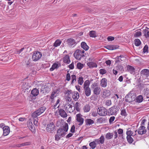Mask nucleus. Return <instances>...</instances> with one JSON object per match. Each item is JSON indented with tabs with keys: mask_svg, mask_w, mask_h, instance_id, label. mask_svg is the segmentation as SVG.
Here are the masks:
<instances>
[{
	"mask_svg": "<svg viewBox=\"0 0 149 149\" xmlns=\"http://www.w3.org/2000/svg\"><path fill=\"white\" fill-rule=\"evenodd\" d=\"M90 82L89 80H86L84 83V89L86 96H89L91 94V91L89 87Z\"/></svg>",
	"mask_w": 149,
	"mask_h": 149,
	"instance_id": "obj_1",
	"label": "nucleus"
},
{
	"mask_svg": "<svg viewBox=\"0 0 149 149\" xmlns=\"http://www.w3.org/2000/svg\"><path fill=\"white\" fill-rule=\"evenodd\" d=\"M85 52L84 50L77 49L74 52L73 55L75 58L77 60H80L82 57L84 56V53Z\"/></svg>",
	"mask_w": 149,
	"mask_h": 149,
	"instance_id": "obj_2",
	"label": "nucleus"
},
{
	"mask_svg": "<svg viewBox=\"0 0 149 149\" xmlns=\"http://www.w3.org/2000/svg\"><path fill=\"white\" fill-rule=\"evenodd\" d=\"M64 107L65 110L68 112L72 113L74 109V107L68 102H65L64 104Z\"/></svg>",
	"mask_w": 149,
	"mask_h": 149,
	"instance_id": "obj_3",
	"label": "nucleus"
},
{
	"mask_svg": "<svg viewBox=\"0 0 149 149\" xmlns=\"http://www.w3.org/2000/svg\"><path fill=\"white\" fill-rule=\"evenodd\" d=\"M68 129V124L65 123L64 125L63 126L62 128H60L58 130V133H61V135L62 136H65V132H67Z\"/></svg>",
	"mask_w": 149,
	"mask_h": 149,
	"instance_id": "obj_4",
	"label": "nucleus"
},
{
	"mask_svg": "<svg viewBox=\"0 0 149 149\" xmlns=\"http://www.w3.org/2000/svg\"><path fill=\"white\" fill-rule=\"evenodd\" d=\"M98 114L102 116H105L107 114V109L103 107H100L97 109Z\"/></svg>",
	"mask_w": 149,
	"mask_h": 149,
	"instance_id": "obj_5",
	"label": "nucleus"
},
{
	"mask_svg": "<svg viewBox=\"0 0 149 149\" xmlns=\"http://www.w3.org/2000/svg\"><path fill=\"white\" fill-rule=\"evenodd\" d=\"M42 54L41 52L38 51L34 52L32 55V59L34 61H36L38 60L42 57Z\"/></svg>",
	"mask_w": 149,
	"mask_h": 149,
	"instance_id": "obj_6",
	"label": "nucleus"
},
{
	"mask_svg": "<svg viewBox=\"0 0 149 149\" xmlns=\"http://www.w3.org/2000/svg\"><path fill=\"white\" fill-rule=\"evenodd\" d=\"M136 96L134 93H130L125 97V101L127 102H131L135 100Z\"/></svg>",
	"mask_w": 149,
	"mask_h": 149,
	"instance_id": "obj_7",
	"label": "nucleus"
},
{
	"mask_svg": "<svg viewBox=\"0 0 149 149\" xmlns=\"http://www.w3.org/2000/svg\"><path fill=\"white\" fill-rule=\"evenodd\" d=\"M82 116L80 113L77 114L76 116V120L79 123L78 125H81L84 123V119L82 117Z\"/></svg>",
	"mask_w": 149,
	"mask_h": 149,
	"instance_id": "obj_8",
	"label": "nucleus"
},
{
	"mask_svg": "<svg viewBox=\"0 0 149 149\" xmlns=\"http://www.w3.org/2000/svg\"><path fill=\"white\" fill-rule=\"evenodd\" d=\"M55 127V126L53 122L49 123L47 125L46 130L48 132H51L53 131Z\"/></svg>",
	"mask_w": 149,
	"mask_h": 149,
	"instance_id": "obj_9",
	"label": "nucleus"
},
{
	"mask_svg": "<svg viewBox=\"0 0 149 149\" xmlns=\"http://www.w3.org/2000/svg\"><path fill=\"white\" fill-rule=\"evenodd\" d=\"M147 132V130L144 126H141L138 129V132L139 134H145Z\"/></svg>",
	"mask_w": 149,
	"mask_h": 149,
	"instance_id": "obj_10",
	"label": "nucleus"
},
{
	"mask_svg": "<svg viewBox=\"0 0 149 149\" xmlns=\"http://www.w3.org/2000/svg\"><path fill=\"white\" fill-rule=\"evenodd\" d=\"M3 135L4 136L8 135L10 132V129L8 126H5L3 127Z\"/></svg>",
	"mask_w": 149,
	"mask_h": 149,
	"instance_id": "obj_11",
	"label": "nucleus"
},
{
	"mask_svg": "<svg viewBox=\"0 0 149 149\" xmlns=\"http://www.w3.org/2000/svg\"><path fill=\"white\" fill-rule=\"evenodd\" d=\"M141 76L146 77H147L149 76V70L147 69H143L141 72Z\"/></svg>",
	"mask_w": 149,
	"mask_h": 149,
	"instance_id": "obj_12",
	"label": "nucleus"
},
{
	"mask_svg": "<svg viewBox=\"0 0 149 149\" xmlns=\"http://www.w3.org/2000/svg\"><path fill=\"white\" fill-rule=\"evenodd\" d=\"M58 113L61 117L63 118H66L67 115L65 111L62 109H59Z\"/></svg>",
	"mask_w": 149,
	"mask_h": 149,
	"instance_id": "obj_13",
	"label": "nucleus"
},
{
	"mask_svg": "<svg viewBox=\"0 0 149 149\" xmlns=\"http://www.w3.org/2000/svg\"><path fill=\"white\" fill-rule=\"evenodd\" d=\"M104 140L105 139L104 136L103 135H102L99 139H96L95 141L98 144H100V143L102 144L104 143Z\"/></svg>",
	"mask_w": 149,
	"mask_h": 149,
	"instance_id": "obj_14",
	"label": "nucleus"
},
{
	"mask_svg": "<svg viewBox=\"0 0 149 149\" xmlns=\"http://www.w3.org/2000/svg\"><path fill=\"white\" fill-rule=\"evenodd\" d=\"M143 33L146 38H149V28L146 27L143 31Z\"/></svg>",
	"mask_w": 149,
	"mask_h": 149,
	"instance_id": "obj_15",
	"label": "nucleus"
},
{
	"mask_svg": "<svg viewBox=\"0 0 149 149\" xmlns=\"http://www.w3.org/2000/svg\"><path fill=\"white\" fill-rule=\"evenodd\" d=\"M72 97L74 100L76 101L79 97V94L77 91H74L72 93Z\"/></svg>",
	"mask_w": 149,
	"mask_h": 149,
	"instance_id": "obj_16",
	"label": "nucleus"
},
{
	"mask_svg": "<svg viewBox=\"0 0 149 149\" xmlns=\"http://www.w3.org/2000/svg\"><path fill=\"white\" fill-rule=\"evenodd\" d=\"M107 80L105 78L102 79L100 81V85L103 87L105 88L107 86Z\"/></svg>",
	"mask_w": 149,
	"mask_h": 149,
	"instance_id": "obj_17",
	"label": "nucleus"
},
{
	"mask_svg": "<svg viewBox=\"0 0 149 149\" xmlns=\"http://www.w3.org/2000/svg\"><path fill=\"white\" fill-rule=\"evenodd\" d=\"M101 89L98 86H97L94 88L93 90V93L96 95H99L100 93Z\"/></svg>",
	"mask_w": 149,
	"mask_h": 149,
	"instance_id": "obj_18",
	"label": "nucleus"
},
{
	"mask_svg": "<svg viewBox=\"0 0 149 149\" xmlns=\"http://www.w3.org/2000/svg\"><path fill=\"white\" fill-rule=\"evenodd\" d=\"M104 47L109 50H113L118 48V47L115 45H108Z\"/></svg>",
	"mask_w": 149,
	"mask_h": 149,
	"instance_id": "obj_19",
	"label": "nucleus"
},
{
	"mask_svg": "<svg viewBox=\"0 0 149 149\" xmlns=\"http://www.w3.org/2000/svg\"><path fill=\"white\" fill-rule=\"evenodd\" d=\"M68 45L70 46H72L75 44V41L74 39L72 38L68 39L67 41Z\"/></svg>",
	"mask_w": 149,
	"mask_h": 149,
	"instance_id": "obj_20",
	"label": "nucleus"
},
{
	"mask_svg": "<svg viewBox=\"0 0 149 149\" xmlns=\"http://www.w3.org/2000/svg\"><path fill=\"white\" fill-rule=\"evenodd\" d=\"M110 95V91L109 90H105L103 92L102 97L105 98L109 97Z\"/></svg>",
	"mask_w": 149,
	"mask_h": 149,
	"instance_id": "obj_21",
	"label": "nucleus"
},
{
	"mask_svg": "<svg viewBox=\"0 0 149 149\" xmlns=\"http://www.w3.org/2000/svg\"><path fill=\"white\" fill-rule=\"evenodd\" d=\"M81 48L85 51L88 50L89 48V47L87 45L86 43L84 42H81Z\"/></svg>",
	"mask_w": 149,
	"mask_h": 149,
	"instance_id": "obj_22",
	"label": "nucleus"
},
{
	"mask_svg": "<svg viewBox=\"0 0 149 149\" xmlns=\"http://www.w3.org/2000/svg\"><path fill=\"white\" fill-rule=\"evenodd\" d=\"M46 109V108L44 107H40L39 109L36 110V111L39 115H41L42 113H43Z\"/></svg>",
	"mask_w": 149,
	"mask_h": 149,
	"instance_id": "obj_23",
	"label": "nucleus"
},
{
	"mask_svg": "<svg viewBox=\"0 0 149 149\" xmlns=\"http://www.w3.org/2000/svg\"><path fill=\"white\" fill-rule=\"evenodd\" d=\"M63 61L64 63H69L70 62L69 56L67 55H65L63 58Z\"/></svg>",
	"mask_w": 149,
	"mask_h": 149,
	"instance_id": "obj_24",
	"label": "nucleus"
},
{
	"mask_svg": "<svg viewBox=\"0 0 149 149\" xmlns=\"http://www.w3.org/2000/svg\"><path fill=\"white\" fill-rule=\"evenodd\" d=\"M116 58L117 60H116L115 62L117 63L118 62L125 60V58L123 55H121L120 56L117 57Z\"/></svg>",
	"mask_w": 149,
	"mask_h": 149,
	"instance_id": "obj_25",
	"label": "nucleus"
},
{
	"mask_svg": "<svg viewBox=\"0 0 149 149\" xmlns=\"http://www.w3.org/2000/svg\"><path fill=\"white\" fill-rule=\"evenodd\" d=\"M31 93L33 96H36L39 94V91L37 89L35 88L32 90Z\"/></svg>",
	"mask_w": 149,
	"mask_h": 149,
	"instance_id": "obj_26",
	"label": "nucleus"
},
{
	"mask_svg": "<svg viewBox=\"0 0 149 149\" xmlns=\"http://www.w3.org/2000/svg\"><path fill=\"white\" fill-rule=\"evenodd\" d=\"M86 124L87 125H91L94 123V121L93 120L89 119H86L85 120Z\"/></svg>",
	"mask_w": 149,
	"mask_h": 149,
	"instance_id": "obj_27",
	"label": "nucleus"
},
{
	"mask_svg": "<svg viewBox=\"0 0 149 149\" xmlns=\"http://www.w3.org/2000/svg\"><path fill=\"white\" fill-rule=\"evenodd\" d=\"M113 136V133L108 132L106 134L105 136L107 139H110L112 138Z\"/></svg>",
	"mask_w": 149,
	"mask_h": 149,
	"instance_id": "obj_28",
	"label": "nucleus"
},
{
	"mask_svg": "<svg viewBox=\"0 0 149 149\" xmlns=\"http://www.w3.org/2000/svg\"><path fill=\"white\" fill-rule=\"evenodd\" d=\"M89 35L91 37L95 38L97 37V33L94 31H91L89 32Z\"/></svg>",
	"mask_w": 149,
	"mask_h": 149,
	"instance_id": "obj_29",
	"label": "nucleus"
},
{
	"mask_svg": "<svg viewBox=\"0 0 149 149\" xmlns=\"http://www.w3.org/2000/svg\"><path fill=\"white\" fill-rule=\"evenodd\" d=\"M135 33L134 34V37L136 38L138 37L141 35L142 33L141 29L137 30L135 31Z\"/></svg>",
	"mask_w": 149,
	"mask_h": 149,
	"instance_id": "obj_30",
	"label": "nucleus"
},
{
	"mask_svg": "<svg viewBox=\"0 0 149 149\" xmlns=\"http://www.w3.org/2000/svg\"><path fill=\"white\" fill-rule=\"evenodd\" d=\"M96 142L95 141L89 143V145L92 149H94L96 147L97 144Z\"/></svg>",
	"mask_w": 149,
	"mask_h": 149,
	"instance_id": "obj_31",
	"label": "nucleus"
},
{
	"mask_svg": "<svg viewBox=\"0 0 149 149\" xmlns=\"http://www.w3.org/2000/svg\"><path fill=\"white\" fill-rule=\"evenodd\" d=\"M87 65L90 68L93 67L96 68L97 67V65L96 64L93 62H88L87 63Z\"/></svg>",
	"mask_w": 149,
	"mask_h": 149,
	"instance_id": "obj_32",
	"label": "nucleus"
},
{
	"mask_svg": "<svg viewBox=\"0 0 149 149\" xmlns=\"http://www.w3.org/2000/svg\"><path fill=\"white\" fill-rule=\"evenodd\" d=\"M116 107L114 106L111 107L109 109L110 112L112 115L115 114L116 112Z\"/></svg>",
	"mask_w": 149,
	"mask_h": 149,
	"instance_id": "obj_33",
	"label": "nucleus"
},
{
	"mask_svg": "<svg viewBox=\"0 0 149 149\" xmlns=\"http://www.w3.org/2000/svg\"><path fill=\"white\" fill-rule=\"evenodd\" d=\"M58 91L57 90H54L53 91L50 97L51 99H53L56 96Z\"/></svg>",
	"mask_w": 149,
	"mask_h": 149,
	"instance_id": "obj_34",
	"label": "nucleus"
},
{
	"mask_svg": "<svg viewBox=\"0 0 149 149\" xmlns=\"http://www.w3.org/2000/svg\"><path fill=\"white\" fill-rule=\"evenodd\" d=\"M62 42L59 39L56 40L54 44V46L55 47L59 46L61 44Z\"/></svg>",
	"mask_w": 149,
	"mask_h": 149,
	"instance_id": "obj_35",
	"label": "nucleus"
},
{
	"mask_svg": "<svg viewBox=\"0 0 149 149\" xmlns=\"http://www.w3.org/2000/svg\"><path fill=\"white\" fill-rule=\"evenodd\" d=\"M58 67V65L56 63H54L52 65V67L50 68V71H53L55 69L57 68Z\"/></svg>",
	"mask_w": 149,
	"mask_h": 149,
	"instance_id": "obj_36",
	"label": "nucleus"
},
{
	"mask_svg": "<svg viewBox=\"0 0 149 149\" xmlns=\"http://www.w3.org/2000/svg\"><path fill=\"white\" fill-rule=\"evenodd\" d=\"M30 87L27 83H24L22 86V88L25 90L28 89Z\"/></svg>",
	"mask_w": 149,
	"mask_h": 149,
	"instance_id": "obj_37",
	"label": "nucleus"
},
{
	"mask_svg": "<svg viewBox=\"0 0 149 149\" xmlns=\"http://www.w3.org/2000/svg\"><path fill=\"white\" fill-rule=\"evenodd\" d=\"M136 102L140 103L143 101V96L141 95H139L136 97Z\"/></svg>",
	"mask_w": 149,
	"mask_h": 149,
	"instance_id": "obj_38",
	"label": "nucleus"
},
{
	"mask_svg": "<svg viewBox=\"0 0 149 149\" xmlns=\"http://www.w3.org/2000/svg\"><path fill=\"white\" fill-rule=\"evenodd\" d=\"M106 120V119L103 117H101L97 120V122L101 123L104 122Z\"/></svg>",
	"mask_w": 149,
	"mask_h": 149,
	"instance_id": "obj_39",
	"label": "nucleus"
},
{
	"mask_svg": "<svg viewBox=\"0 0 149 149\" xmlns=\"http://www.w3.org/2000/svg\"><path fill=\"white\" fill-rule=\"evenodd\" d=\"M28 127L30 130L32 132H35V127L31 123L29 124Z\"/></svg>",
	"mask_w": 149,
	"mask_h": 149,
	"instance_id": "obj_40",
	"label": "nucleus"
},
{
	"mask_svg": "<svg viewBox=\"0 0 149 149\" xmlns=\"http://www.w3.org/2000/svg\"><path fill=\"white\" fill-rule=\"evenodd\" d=\"M61 133H58L57 131V134L55 135V140L56 141H58L60 139V136L63 137L64 136H62L61 135Z\"/></svg>",
	"mask_w": 149,
	"mask_h": 149,
	"instance_id": "obj_41",
	"label": "nucleus"
},
{
	"mask_svg": "<svg viewBox=\"0 0 149 149\" xmlns=\"http://www.w3.org/2000/svg\"><path fill=\"white\" fill-rule=\"evenodd\" d=\"M90 110V107L89 105L86 104L84 108V112H88Z\"/></svg>",
	"mask_w": 149,
	"mask_h": 149,
	"instance_id": "obj_42",
	"label": "nucleus"
},
{
	"mask_svg": "<svg viewBox=\"0 0 149 149\" xmlns=\"http://www.w3.org/2000/svg\"><path fill=\"white\" fill-rule=\"evenodd\" d=\"M135 45L137 46H139L141 44V42L140 40L138 39H136L134 40Z\"/></svg>",
	"mask_w": 149,
	"mask_h": 149,
	"instance_id": "obj_43",
	"label": "nucleus"
},
{
	"mask_svg": "<svg viewBox=\"0 0 149 149\" xmlns=\"http://www.w3.org/2000/svg\"><path fill=\"white\" fill-rule=\"evenodd\" d=\"M48 88V86L47 85H44V86H42V87L41 88L40 90L41 91H44L45 92L47 91V89Z\"/></svg>",
	"mask_w": 149,
	"mask_h": 149,
	"instance_id": "obj_44",
	"label": "nucleus"
},
{
	"mask_svg": "<svg viewBox=\"0 0 149 149\" xmlns=\"http://www.w3.org/2000/svg\"><path fill=\"white\" fill-rule=\"evenodd\" d=\"M84 82L83 78L82 77H79L78 79V83L79 85H82Z\"/></svg>",
	"mask_w": 149,
	"mask_h": 149,
	"instance_id": "obj_45",
	"label": "nucleus"
},
{
	"mask_svg": "<svg viewBox=\"0 0 149 149\" xmlns=\"http://www.w3.org/2000/svg\"><path fill=\"white\" fill-rule=\"evenodd\" d=\"M120 115L123 116H125L127 115V113L126 112V109H121Z\"/></svg>",
	"mask_w": 149,
	"mask_h": 149,
	"instance_id": "obj_46",
	"label": "nucleus"
},
{
	"mask_svg": "<svg viewBox=\"0 0 149 149\" xmlns=\"http://www.w3.org/2000/svg\"><path fill=\"white\" fill-rule=\"evenodd\" d=\"M72 84L74 83L76 81V76L75 75L73 74L71 75Z\"/></svg>",
	"mask_w": 149,
	"mask_h": 149,
	"instance_id": "obj_47",
	"label": "nucleus"
},
{
	"mask_svg": "<svg viewBox=\"0 0 149 149\" xmlns=\"http://www.w3.org/2000/svg\"><path fill=\"white\" fill-rule=\"evenodd\" d=\"M84 65L83 64L80 63H78L77 65V67L79 69H81L83 68Z\"/></svg>",
	"mask_w": 149,
	"mask_h": 149,
	"instance_id": "obj_48",
	"label": "nucleus"
},
{
	"mask_svg": "<svg viewBox=\"0 0 149 149\" xmlns=\"http://www.w3.org/2000/svg\"><path fill=\"white\" fill-rule=\"evenodd\" d=\"M127 139L128 142L130 143H132L133 141V139L131 136H127Z\"/></svg>",
	"mask_w": 149,
	"mask_h": 149,
	"instance_id": "obj_49",
	"label": "nucleus"
},
{
	"mask_svg": "<svg viewBox=\"0 0 149 149\" xmlns=\"http://www.w3.org/2000/svg\"><path fill=\"white\" fill-rule=\"evenodd\" d=\"M74 107V109L75 108L77 111H79L80 109L79 108V105L78 102H77L76 103L75 105V107Z\"/></svg>",
	"mask_w": 149,
	"mask_h": 149,
	"instance_id": "obj_50",
	"label": "nucleus"
},
{
	"mask_svg": "<svg viewBox=\"0 0 149 149\" xmlns=\"http://www.w3.org/2000/svg\"><path fill=\"white\" fill-rule=\"evenodd\" d=\"M126 134L127 136H133L134 135H133V133L132 131L130 130H127L126 132Z\"/></svg>",
	"mask_w": 149,
	"mask_h": 149,
	"instance_id": "obj_51",
	"label": "nucleus"
},
{
	"mask_svg": "<svg viewBox=\"0 0 149 149\" xmlns=\"http://www.w3.org/2000/svg\"><path fill=\"white\" fill-rule=\"evenodd\" d=\"M72 92L71 90H68L66 92L65 94L67 96L70 97L71 94H72Z\"/></svg>",
	"mask_w": 149,
	"mask_h": 149,
	"instance_id": "obj_52",
	"label": "nucleus"
},
{
	"mask_svg": "<svg viewBox=\"0 0 149 149\" xmlns=\"http://www.w3.org/2000/svg\"><path fill=\"white\" fill-rule=\"evenodd\" d=\"M100 74H104L107 72V71L104 69H101L100 70Z\"/></svg>",
	"mask_w": 149,
	"mask_h": 149,
	"instance_id": "obj_53",
	"label": "nucleus"
},
{
	"mask_svg": "<svg viewBox=\"0 0 149 149\" xmlns=\"http://www.w3.org/2000/svg\"><path fill=\"white\" fill-rule=\"evenodd\" d=\"M32 117L33 118H36L38 116H39V115L37 113V112L36 111H35L32 114Z\"/></svg>",
	"mask_w": 149,
	"mask_h": 149,
	"instance_id": "obj_54",
	"label": "nucleus"
},
{
	"mask_svg": "<svg viewBox=\"0 0 149 149\" xmlns=\"http://www.w3.org/2000/svg\"><path fill=\"white\" fill-rule=\"evenodd\" d=\"M148 49V47L147 45H146L144 47L143 49V52L144 53H145L147 52Z\"/></svg>",
	"mask_w": 149,
	"mask_h": 149,
	"instance_id": "obj_55",
	"label": "nucleus"
},
{
	"mask_svg": "<svg viewBox=\"0 0 149 149\" xmlns=\"http://www.w3.org/2000/svg\"><path fill=\"white\" fill-rule=\"evenodd\" d=\"M129 68V70L131 71L132 72H134L135 69L132 66H129L128 67Z\"/></svg>",
	"mask_w": 149,
	"mask_h": 149,
	"instance_id": "obj_56",
	"label": "nucleus"
},
{
	"mask_svg": "<svg viewBox=\"0 0 149 149\" xmlns=\"http://www.w3.org/2000/svg\"><path fill=\"white\" fill-rule=\"evenodd\" d=\"M115 119V117L114 116L111 117L109 119V123L110 124H111L112 123L113 121Z\"/></svg>",
	"mask_w": 149,
	"mask_h": 149,
	"instance_id": "obj_57",
	"label": "nucleus"
},
{
	"mask_svg": "<svg viewBox=\"0 0 149 149\" xmlns=\"http://www.w3.org/2000/svg\"><path fill=\"white\" fill-rule=\"evenodd\" d=\"M111 100H107L106 101L105 103V104L107 106H109L111 105Z\"/></svg>",
	"mask_w": 149,
	"mask_h": 149,
	"instance_id": "obj_58",
	"label": "nucleus"
},
{
	"mask_svg": "<svg viewBox=\"0 0 149 149\" xmlns=\"http://www.w3.org/2000/svg\"><path fill=\"white\" fill-rule=\"evenodd\" d=\"M107 39L109 41H112L114 40V38L112 36H109L107 37Z\"/></svg>",
	"mask_w": 149,
	"mask_h": 149,
	"instance_id": "obj_59",
	"label": "nucleus"
},
{
	"mask_svg": "<svg viewBox=\"0 0 149 149\" xmlns=\"http://www.w3.org/2000/svg\"><path fill=\"white\" fill-rule=\"evenodd\" d=\"M70 76L69 73H68L66 76V80L69 81L70 80Z\"/></svg>",
	"mask_w": 149,
	"mask_h": 149,
	"instance_id": "obj_60",
	"label": "nucleus"
},
{
	"mask_svg": "<svg viewBox=\"0 0 149 149\" xmlns=\"http://www.w3.org/2000/svg\"><path fill=\"white\" fill-rule=\"evenodd\" d=\"M146 121H147V120H146V119H143L141 122V126H144V125H145V123Z\"/></svg>",
	"mask_w": 149,
	"mask_h": 149,
	"instance_id": "obj_61",
	"label": "nucleus"
},
{
	"mask_svg": "<svg viewBox=\"0 0 149 149\" xmlns=\"http://www.w3.org/2000/svg\"><path fill=\"white\" fill-rule=\"evenodd\" d=\"M72 100V99L70 97H67V99L66 101V102H68L70 103V102Z\"/></svg>",
	"mask_w": 149,
	"mask_h": 149,
	"instance_id": "obj_62",
	"label": "nucleus"
},
{
	"mask_svg": "<svg viewBox=\"0 0 149 149\" xmlns=\"http://www.w3.org/2000/svg\"><path fill=\"white\" fill-rule=\"evenodd\" d=\"M117 132L119 134H123V130L121 129H119L117 130Z\"/></svg>",
	"mask_w": 149,
	"mask_h": 149,
	"instance_id": "obj_63",
	"label": "nucleus"
},
{
	"mask_svg": "<svg viewBox=\"0 0 149 149\" xmlns=\"http://www.w3.org/2000/svg\"><path fill=\"white\" fill-rule=\"evenodd\" d=\"M98 113L96 111H93L92 113V115L93 117L97 116L98 115Z\"/></svg>",
	"mask_w": 149,
	"mask_h": 149,
	"instance_id": "obj_64",
	"label": "nucleus"
}]
</instances>
